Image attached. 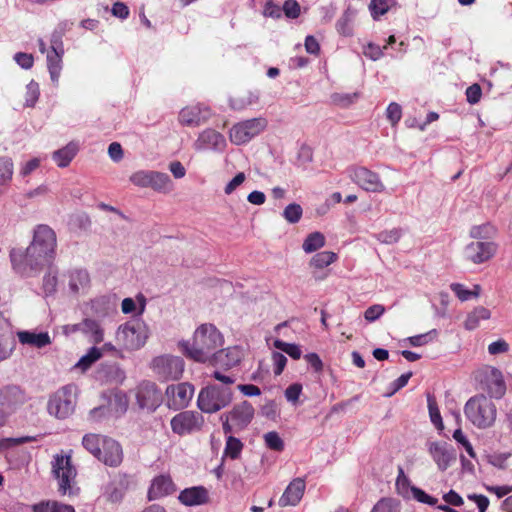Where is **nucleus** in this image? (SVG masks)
<instances>
[{"label":"nucleus","mask_w":512,"mask_h":512,"mask_svg":"<svg viewBox=\"0 0 512 512\" xmlns=\"http://www.w3.org/2000/svg\"><path fill=\"white\" fill-rule=\"evenodd\" d=\"M57 255V234L47 224H38L32 230V239L26 248L15 247L9 252L12 270L22 278L40 275L47 264H53Z\"/></svg>","instance_id":"f257e3e1"},{"label":"nucleus","mask_w":512,"mask_h":512,"mask_svg":"<svg viewBox=\"0 0 512 512\" xmlns=\"http://www.w3.org/2000/svg\"><path fill=\"white\" fill-rule=\"evenodd\" d=\"M223 343V336L216 326L202 324L195 330L192 343L182 341L179 345L187 357L196 362L205 363L213 359Z\"/></svg>","instance_id":"f03ea898"},{"label":"nucleus","mask_w":512,"mask_h":512,"mask_svg":"<svg viewBox=\"0 0 512 512\" xmlns=\"http://www.w3.org/2000/svg\"><path fill=\"white\" fill-rule=\"evenodd\" d=\"M466 419L477 429L492 428L497 419V407L493 400L483 394L468 399L464 405Z\"/></svg>","instance_id":"7ed1b4c3"},{"label":"nucleus","mask_w":512,"mask_h":512,"mask_svg":"<svg viewBox=\"0 0 512 512\" xmlns=\"http://www.w3.org/2000/svg\"><path fill=\"white\" fill-rule=\"evenodd\" d=\"M232 399L233 392L230 387L208 385L200 390L197 407L203 413L212 414L227 407Z\"/></svg>","instance_id":"20e7f679"},{"label":"nucleus","mask_w":512,"mask_h":512,"mask_svg":"<svg viewBox=\"0 0 512 512\" xmlns=\"http://www.w3.org/2000/svg\"><path fill=\"white\" fill-rule=\"evenodd\" d=\"M52 472L58 480V490L61 494H77L79 490L75 486L77 471L70 455H55L52 461Z\"/></svg>","instance_id":"39448f33"},{"label":"nucleus","mask_w":512,"mask_h":512,"mask_svg":"<svg viewBox=\"0 0 512 512\" xmlns=\"http://www.w3.org/2000/svg\"><path fill=\"white\" fill-rule=\"evenodd\" d=\"M77 386L68 384L53 393L47 404L48 413L57 419H66L73 414L76 405Z\"/></svg>","instance_id":"423d86ee"},{"label":"nucleus","mask_w":512,"mask_h":512,"mask_svg":"<svg viewBox=\"0 0 512 512\" xmlns=\"http://www.w3.org/2000/svg\"><path fill=\"white\" fill-rule=\"evenodd\" d=\"M148 336L149 328L140 318L126 322L116 333L117 340L128 350H137L144 346Z\"/></svg>","instance_id":"0eeeda50"},{"label":"nucleus","mask_w":512,"mask_h":512,"mask_svg":"<svg viewBox=\"0 0 512 512\" xmlns=\"http://www.w3.org/2000/svg\"><path fill=\"white\" fill-rule=\"evenodd\" d=\"M267 124V120L263 117L240 121L231 127L230 141L235 145L246 144L263 132Z\"/></svg>","instance_id":"6e6552de"},{"label":"nucleus","mask_w":512,"mask_h":512,"mask_svg":"<svg viewBox=\"0 0 512 512\" xmlns=\"http://www.w3.org/2000/svg\"><path fill=\"white\" fill-rule=\"evenodd\" d=\"M205 419L202 413L186 410L176 414L170 421L171 430L179 436L190 435L202 430Z\"/></svg>","instance_id":"1a4fd4ad"},{"label":"nucleus","mask_w":512,"mask_h":512,"mask_svg":"<svg viewBox=\"0 0 512 512\" xmlns=\"http://www.w3.org/2000/svg\"><path fill=\"white\" fill-rule=\"evenodd\" d=\"M152 369L164 380H178L184 372V361L179 356L161 355L152 360Z\"/></svg>","instance_id":"9d476101"},{"label":"nucleus","mask_w":512,"mask_h":512,"mask_svg":"<svg viewBox=\"0 0 512 512\" xmlns=\"http://www.w3.org/2000/svg\"><path fill=\"white\" fill-rule=\"evenodd\" d=\"M167 404L170 409L186 408L193 395L194 386L187 382L168 385L166 388Z\"/></svg>","instance_id":"9b49d317"},{"label":"nucleus","mask_w":512,"mask_h":512,"mask_svg":"<svg viewBox=\"0 0 512 512\" xmlns=\"http://www.w3.org/2000/svg\"><path fill=\"white\" fill-rule=\"evenodd\" d=\"M350 177L354 183L368 192L381 193L385 190L380 176L366 167L352 169Z\"/></svg>","instance_id":"f8f14e48"},{"label":"nucleus","mask_w":512,"mask_h":512,"mask_svg":"<svg viewBox=\"0 0 512 512\" xmlns=\"http://www.w3.org/2000/svg\"><path fill=\"white\" fill-rule=\"evenodd\" d=\"M68 285L69 293L76 296L84 293L90 287V274L85 268L74 267L63 274Z\"/></svg>","instance_id":"ddd939ff"},{"label":"nucleus","mask_w":512,"mask_h":512,"mask_svg":"<svg viewBox=\"0 0 512 512\" xmlns=\"http://www.w3.org/2000/svg\"><path fill=\"white\" fill-rule=\"evenodd\" d=\"M482 383L489 398L500 399L506 392L502 372L495 367H487L483 370Z\"/></svg>","instance_id":"4468645a"},{"label":"nucleus","mask_w":512,"mask_h":512,"mask_svg":"<svg viewBox=\"0 0 512 512\" xmlns=\"http://www.w3.org/2000/svg\"><path fill=\"white\" fill-rule=\"evenodd\" d=\"M136 399L140 408L154 411L161 403V393L154 383L144 381L137 388Z\"/></svg>","instance_id":"2eb2a0df"},{"label":"nucleus","mask_w":512,"mask_h":512,"mask_svg":"<svg viewBox=\"0 0 512 512\" xmlns=\"http://www.w3.org/2000/svg\"><path fill=\"white\" fill-rule=\"evenodd\" d=\"M496 252V245L488 241H474L466 245L464 257L475 263L481 264L488 261Z\"/></svg>","instance_id":"dca6fc26"},{"label":"nucleus","mask_w":512,"mask_h":512,"mask_svg":"<svg viewBox=\"0 0 512 512\" xmlns=\"http://www.w3.org/2000/svg\"><path fill=\"white\" fill-rule=\"evenodd\" d=\"M225 147V137L220 132L211 128L202 131L194 142V148L197 151H223Z\"/></svg>","instance_id":"f3484780"},{"label":"nucleus","mask_w":512,"mask_h":512,"mask_svg":"<svg viewBox=\"0 0 512 512\" xmlns=\"http://www.w3.org/2000/svg\"><path fill=\"white\" fill-rule=\"evenodd\" d=\"M27 400L26 393L19 386L7 385L0 389V406L13 411Z\"/></svg>","instance_id":"a211bd4d"},{"label":"nucleus","mask_w":512,"mask_h":512,"mask_svg":"<svg viewBox=\"0 0 512 512\" xmlns=\"http://www.w3.org/2000/svg\"><path fill=\"white\" fill-rule=\"evenodd\" d=\"M429 452L441 471H445L456 459L455 450L445 442L431 443Z\"/></svg>","instance_id":"6ab92c4d"},{"label":"nucleus","mask_w":512,"mask_h":512,"mask_svg":"<svg viewBox=\"0 0 512 512\" xmlns=\"http://www.w3.org/2000/svg\"><path fill=\"white\" fill-rule=\"evenodd\" d=\"M228 418L235 425L236 431L245 429L254 417V408L248 401H243L227 413Z\"/></svg>","instance_id":"aec40b11"},{"label":"nucleus","mask_w":512,"mask_h":512,"mask_svg":"<svg viewBox=\"0 0 512 512\" xmlns=\"http://www.w3.org/2000/svg\"><path fill=\"white\" fill-rule=\"evenodd\" d=\"M210 117V110L201 105L183 108L179 113V121L185 126H198Z\"/></svg>","instance_id":"412c9836"},{"label":"nucleus","mask_w":512,"mask_h":512,"mask_svg":"<svg viewBox=\"0 0 512 512\" xmlns=\"http://www.w3.org/2000/svg\"><path fill=\"white\" fill-rule=\"evenodd\" d=\"M15 346L12 326L7 318L0 312V361L7 359Z\"/></svg>","instance_id":"4be33fe9"},{"label":"nucleus","mask_w":512,"mask_h":512,"mask_svg":"<svg viewBox=\"0 0 512 512\" xmlns=\"http://www.w3.org/2000/svg\"><path fill=\"white\" fill-rule=\"evenodd\" d=\"M98 460L111 467L119 466L123 460L121 445L117 441L107 437L103 442L101 455H99Z\"/></svg>","instance_id":"5701e85b"},{"label":"nucleus","mask_w":512,"mask_h":512,"mask_svg":"<svg viewBox=\"0 0 512 512\" xmlns=\"http://www.w3.org/2000/svg\"><path fill=\"white\" fill-rule=\"evenodd\" d=\"M305 488V480L303 478H295L289 483L280 497L279 505L281 507L297 505L304 495Z\"/></svg>","instance_id":"b1692460"},{"label":"nucleus","mask_w":512,"mask_h":512,"mask_svg":"<svg viewBox=\"0 0 512 512\" xmlns=\"http://www.w3.org/2000/svg\"><path fill=\"white\" fill-rule=\"evenodd\" d=\"M176 486L169 475H159L155 477L148 490L149 500L159 499L172 494Z\"/></svg>","instance_id":"393cba45"},{"label":"nucleus","mask_w":512,"mask_h":512,"mask_svg":"<svg viewBox=\"0 0 512 512\" xmlns=\"http://www.w3.org/2000/svg\"><path fill=\"white\" fill-rule=\"evenodd\" d=\"M178 499L185 506H198L208 502L209 494L205 487L194 486L182 490Z\"/></svg>","instance_id":"a878e982"},{"label":"nucleus","mask_w":512,"mask_h":512,"mask_svg":"<svg viewBox=\"0 0 512 512\" xmlns=\"http://www.w3.org/2000/svg\"><path fill=\"white\" fill-rule=\"evenodd\" d=\"M242 356V350L239 347H228L218 350L213 357V361L215 365L230 369L240 363Z\"/></svg>","instance_id":"bb28decb"},{"label":"nucleus","mask_w":512,"mask_h":512,"mask_svg":"<svg viewBox=\"0 0 512 512\" xmlns=\"http://www.w3.org/2000/svg\"><path fill=\"white\" fill-rule=\"evenodd\" d=\"M17 336L21 344L31 347L43 348L51 344L48 332L19 331Z\"/></svg>","instance_id":"cd10ccee"},{"label":"nucleus","mask_w":512,"mask_h":512,"mask_svg":"<svg viewBox=\"0 0 512 512\" xmlns=\"http://www.w3.org/2000/svg\"><path fill=\"white\" fill-rule=\"evenodd\" d=\"M79 151L77 142L71 141L66 146L53 152L52 159L60 168L67 167Z\"/></svg>","instance_id":"c85d7f7f"},{"label":"nucleus","mask_w":512,"mask_h":512,"mask_svg":"<svg viewBox=\"0 0 512 512\" xmlns=\"http://www.w3.org/2000/svg\"><path fill=\"white\" fill-rule=\"evenodd\" d=\"M82 334L87 337L88 341L94 344H99L104 340V330L100 323L91 318L82 320Z\"/></svg>","instance_id":"c756f323"},{"label":"nucleus","mask_w":512,"mask_h":512,"mask_svg":"<svg viewBox=\"0 0 512 512\" xmlns=\"http://www.w3.org/2000/svg\"><path fill=\"white\" fill-rule=\"evenodd\" d=\"M116 305L109 296H99L91 300V311L96 317L103 318L115 311Z\"/></svg>","instance_id":"7c9ffc66"},{"label":"nucleus","mask_w":512,"mask_h":512,"mask_svg":"<svg viewBox=\"0 0 512 512\" xmlns=\"http://www.w3.org/2000/svg\"><path fill=\"white\" fill-rule=\"evenodd\" d=\"M47 270L42 279V289L46 296L54 295L58 286V267L53 264H47Z\"/></svg>","instance_id":"2f4dec72"},{"label":"nucleus","mask_w":512,"mask_h":512,"mask_svg":"<svg viewBox=\"0 0 512 512\" xmlns=\"http://www.w3.org/2000/svg\"><path fill=\"white\" fill-rule=\"evenodd\" d=\"M64 53L50 50L47 52V68L51 81L57 85L62 71V57Z\"/></svg>","instance_id":"473e14b6"},{"label":"nucleus","mask_w":512,"mask_h":512,"mask_svg":"<svg viewBox=\"0 0 512 512\" xmlns=\"http://www.w3.org/2000/svg\"><path fill=\"white\" fill-rule=\"evenodd\" d=\"M355 16L356 11L348 7L336 22L337 32L345 37L352 36Z\"/></svg>","instance_id":"72a5a7b5"},{"label":"nucleus","mask_w":512,"mask_h":512,"mask_svg":"<svg viewBox=\"0 0 512 512\" xmlns=\"http://www.w3.org/2000/svg\"><path fill=\"white\" fill-rule=\"evenodd\" d=\"M150 188L160 193H169L173 190V182L166 173L152 171Z\"/></svg>","instance_id":"f704fd0d"},{"label":"nucleus","mask_w":512,"mask_h":512,"mask_svg":"<svg viewBox=\"0 0 512 512\" xmlns=\"http://www.w3.org/2000/svg\"><path fill=\"white\" fill-rule=\"evenodd\" d=\"M106 439L107 437L90 433L83 437L82 444L87 451L98 459L99 455H101L103 442Z\"/></svg>","instance_id":"c9c22d12"},{"label":"nucleus","mask_w":512,"mask_h":512,"mask_svg":"<svg viewBox=\"0 0 512 512\" xmlns=\"http://www.w3.org/2000/svg\"><path fill=\"white\" fill-rule=\"evenodd\" d=\"M490 317V310L483 306H479L468 314L464 326L467 330H474L479 326L481 320H488Z\"/></svg>","instance_id":"e433bc0d"},{"label":"nucleus","mask_w":512,"mask_h":512,"mask_svg":"<svg viewBox=\"0 0 512 512\" xmlns=\"http://www.w3.org/2000/svg\"><path fill=\"white\" fill-rule=\"evenodd\" d=\"M243 447L244 445L240 439L232 435L227 436L222 458H230L232 460L238 459L241 455Z\"/></svg>","instance_id":"4c0bfd02"},{"label":"nucleus","mask_w":512,"mask_h":512,"mask_svg":"<svg viewBox=\"0 0 512 512\" xmlns=\"http://www.w3.org/2000/svg\"><path fill=\"white\" fill-rule=\"evenodd\" d=\"M102 357V350L95 346L89 348L86 354H84L78 362L75 364V368H79L82 371L88 370L92 364L98 361Z\"/></svg>","instance_id":"58836bf2"},{"label":"nucleus","mask_w":512,"mask_h":512,"mask_svg":"<svg viewBox=\"0 0 512 512\" xmlns=\"http://www.w3.org/2000/svg\"><path fill=\"white\" fill-rule=\"evenodd\" d=\"M34 512H75L73 506L59 502H41L33 506Z\"/></svg>","instance_id":"ea45409f"},{"label":"nucleus","mask_w":512,"mask_h":512,"mask_svg":"<svg viewBox=\"0 0 512 512\" xmlns=\"http://www.w3.org/2000/svg\"><path fill=\"white\" fill-rule=\"evenodd\" d=\"M324 245V235L320 232H313L305 238L302 248L306 253H312L322 248Z\"/></svg>","instance_id":"a19ab883"},{"label":"nucleus","mask_w":512,"mask_h":512,"mask_svg":"<svg viewBox=\"0 0 512 512\" xmlns=\"http://www.w3.org/2000/svg\"><path fill=\"white\" fill-rule=\"evenodd\" d=\"M336 259L337 255L334 252L322 251L312 257L310 266L317 269H322L332 264Z\"/></svg>","instance_id":"79ce46f5"},{"label":"nucleus","mask_w":512,"mask_h":512,"mask_svg":"<svg viewBox=\"0 0 512 512\" xmlns=\"http://www.w3.org/2000/svg\"><path fill=\"white\" fill-rule=\"evenodd\" d=\"M14 171L13 161L9 157L0 158V187L10 183Z\"/></svg>","instance_id":"37998d69"},{"label":"nucleus","mask_w":512,"mask_h":512,"mask_svg":"<svg viewBox=\"0 0 512 512\" xmlns=\"http://www.w3.org/2000/svg\"><path fill=\"white\" fill-rule=\"evenodd\" d=\"M394 4V0H371L369 4L371 16L375 20L379 19V17L386 14Z\"/></svg>","instance_id":"c03bdc74"},{"label":"nucleus","mask_w":512,"mask_h":512,"mask_svg":"<svg viewBox=\"0 0 512 512\" xmlns=\"http://www.w3.org/2000/svg\"><path fill=\"white\" fill-rule=\"evenodd\" d=\"M128 408L126 396L121 393H116L110 399L108 411L114 413L116 416L122 415Z\"/></svg>","instance_id":"a18cd8bd"},{"label":"nucleus","mask_w":512,"mask_h":512,"mask_svg":"<svg viewBox=\"0 0 512 512\" xmlns=\"http://www.w3.org/2000/svg\"><path fill=\"white\" fill-rule=\"evenodd\" d=\"M274 346L282 352L288 354L291 358L297 360L300 359L302 351L300 346L294 343H287L282 340H275Z\"/></svg>","instance_id":"49530a36"},{"label":"nucleus","mask_w":512,"mask_h":512,"mask_svg":"<svg viewBox=\"0 0 512 512\" xmlns=\"http://www.w3.org/2000/svg\"><path fill=\"white\" fill-rule=\"evenodd\" d=\"M40 96L39 84L31 80L26 86L25 106L34 107Z\"/></svg>","instance_id":"de8ad7c7"},{"label":"nucleus","mask_w":512,"mask_h":512,"mask_svg":"<svg viewBox=\"0 0 512 512\" xmlns=\"http://www.w3.org/2000/svg\"><path fill=\"white\" fill-rule=\"evenodd\" d=\"M303 214L302 207L299 204L291 203L283 211V217L291 224L299 222Z\"/></svg>","instance_id":"09e8293b"},{"label":"nucleus","mask_w":512,"mask_h":512,"mask_svg":"<svg viewBox=\"0 0 512 512\" xmlns=\"http://www.w3.org/2000/svg\"><path fill=\"white\" fill-rule=\"evenodd\" d=\"M258 101V95L249 93L247 96L230 99V106L234 110H243Z\"/></svg>","instance_id":"8fccbe9b"},{"label":"nucleus","mask_w":512,"mask_h":512,"mask_svg":"<svg viewBox=\"0 0 512 512\" xmlns=\"http://www.w3.org/2000/svg\"><path fill=\"white\" fill-rule=\"evenodd\" d=\"M371 512H400L399 503L391 498H382L375 504Z\"/></svg>","instance_id":"3c124183"},{"label":"nucleus","mask_w":512,"mask_h":512,"mask_svg":"<svg viewBox=\"0 0 512 512\" xmlns=\"http://www.w3.org/2000/svg\"><path fill=\"white\" fill-rule=\"evenodd\" d=\"M402 229L393 228L391 230L382 231L377 234V240L384 244H394L400 240Z\"/></svg>","instance_id":"603ef678"},{"label":"nucleus","mask_w":512,"mask_h":512,"mask_svg":"<svg viewBox=\"0 0 512 512\" xmlns=\"http://www.w3.org/2000/svg\"><path fill=\"white\" fill-rule=\"evenodd\" d=\"M152 171L147 170H139L134 172L129 180L138 187L141 188H147L150 187V178H151Z\"/></svg>","instance_id":"864d4df0"},{"label":"nucleus","mask_w":512,"mask_h":512,"mask_svg":"<svg viewBox=\"0 0 512 512\" xmlns=\"http://www.w3.org/2000/svg\"><path fill=\"white\" fill-rule=\"evenodd\" d=\"M494 233L495 229L490 223L473 226L470 230V236L475 239L488 238Z\"/></svg>","instance_id":"5fc2aeb1"},{"label":"nucleus","mask_w":512,"mask_h":512,"mask_svg":"<svg viewBox=\"0 0 512 512\" xmlns=\"http://www.w3.org/2000/svg\"><path fill=\"white\" fill-rule=\"evenodd\" d=\"M264 441L266 446L274 451H282L284 449V442L275 431L268 432L264 435Z\"/></svg>","instance_id":"6e6d98bb"},{"label":"nucleus","mask_w":512,"mask_h":512,"mask_svg":"<svg viewBox=\"0 0 512 512\" xmlns=\"http://www.w3.org/2000/svg\"><path fill=\"white\" fill-rule=\"evenodd\" d=\"M428 410L431 422L439 429L443 428L442 417L438 409L437 403L433 398L428 396Z\"/></svg>","instance_id":"4d7b16f0"},{"label":"nucleus","mask_w":512,"mask_h":512,"mask_svg":"<svg viewBox=\"0 0 512 512\" xmlns=\"http://www.w3.org/2000/svg\"><path fill=\"white\" fill-rule=\"evenodd\" d=\"M411 493L413 498L423 504H427L429 506H435L438 500L430 495H428L424 490L413 486L411 488Z\"/></svg>","instance_id":"13d9d810"},{"label":"nucleus","mask_w":512,"mask_h":512,"mask_svg":"<svg viewBox=\"0 0 512 512\" xmlns=\"http://www.w3.org/2000/svg\"><path fill=\"white\" fill-rule=\"evenodd\" d=\"M386 117L392 126L396 125L402 117L401 106L396 102H391L386 109Z\"/></svg>","instance_id":"bf43d9fd"},{"label":"nucleus","mask_w":512,"mask_h":512,"mask_svg":"<svg viewBox=\"0 0 512 512\" xmlns=\"http://www.w3.org/2000/svg\"><path fill=\"white\" fill-rule=\"evenodd\" d=\"M300 5L296 0H286L282 7V12L287 18L296 19L300 15Z\"/></svg>","instance_id":"052dcab7"},{"label":"nucleus","mask_w":512,"mask_h":512,"mask_svg":"<svg viewBox=\"0 0 512 512\" xmlns=\"http://www.w3.org/2000/svg\"><path fill=\"white\" fill-rule=\"evenodd\" d=\"M104 497L113 503L119 502L123 497V492L114 483H109L103 492Z\"/></svg>","instance_id":"680f3d73"},{"label":"nucleus","mask_w":512,"mask_h":512,"mask_svg":"<svg viewBox=\"0 0 512 512\" xmlns=\"http://www.w3.org/2000/svg\"><path fill=\"white\" fill-rule=\"evenodd\" d=\"M301 393L302 385L300 383H293L286 388L284 395L288 402L296 404L299 400Z\"/></svg>","instance_id":"e2e57ef3"},{"label":"nucleus","mask_w":512,"mask_h":512,"mask_svg":"<svg viewBox=\"0 0 512 512\" xmlns=\"http://www.w3.org/2000/svg\"><path fill=\"white\" fill-rule=\"evenodd\" d=\"M15 62L23 69H30L34 64V58L32 54L18 52L14 55Z\"/></svg>","instance_id":"0e129e2a"},{"label":"nucleus","mask_w":512,"mask_h":512,"mask_svg":"<svg viewBox=\"0 0 512 512\" xmlns=\"http://www.w3.org/2000/svg\"><path fill=\"white\" fill-rule=\"evenodd\" d=\"M509 351V344L504 339H498L488 345L490 355L503 354Z\"/></svg>","instance_id":"69168bd1"},{"label":"nucleus","mask_w":512,"mask_h":512,"mask_svg":"<svg viewBox=\"0 0 512 512\" xmlns=\"http://www.w3.org/2000/svg\"><path fill=\"white\" fill-rule=\"evenodd\" d=\"M450 289L454 292V294L461 301H467L472 297V291L467 289L463 284L460 283H452L450 285Z\"/></svg>","instance_id":"338daca9"},{"label":"nucleus","mask_w":512,"mask_h":512,"mask_svg":"<svg viewBox=\"0 0 512 512\" xmlns=\"http://www.w3.org/2000/svg\"><path fill=\"white\" fill-rule=\"evenodd\" d=\"M272 361H273V366H274V368H273L274 374L278 376L283 372V370L287 364V358L280 352H274L272 354Z\"/></svg>","instance_id":"774afa93"}]
</instances>
